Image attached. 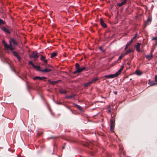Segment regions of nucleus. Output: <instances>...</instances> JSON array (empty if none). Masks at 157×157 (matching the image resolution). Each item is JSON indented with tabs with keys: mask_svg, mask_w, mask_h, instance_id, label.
<instances>
[{
	"mask_svg": "<svg viewBox=\"0 0 157 157\" xmlns=\"http://www.w3.org/2000/svg\"><path fill=\"white\" fill-rule=\"evenodd\" d=\"M60 93H63V94H66L67 93V92L66 91H60Z\"/></svg>",
	"mask_w": 157,
	"mask_h": 157,
	"instance_id": "obj_31",
	"label": "nucleus"
},
{
	"mask_svg": "<svg viewBox=\"0 0 157 157\" xmlns=\"http://www.w3.org/2000/svg\"><path fill=\"white\" fill-rule=\"evenodd\" d=\"M122 55L123 56H124L127 55L128 54L126 52H125L124 53H122Z\"/></svg>",
	"mask_w": 157,
	"mask_h": 157,
	"instance_id": "obj_37",
	"label": "nucleus"
},
{
	"mask_svg": "<svg viewBox=\"0 0 157 157\" xmlns=\"http://www.w3.org/2000/svg\"><path fill=\"white\" fill-rule=\"evenodd\" d=\"M123 56L121 54V55L119 57V58H118V60H121L122 59V58Z\"/></svg>",
	"mask_w": 157,
	"mask_h": 157,
	"instance_id": "obj_32",
	"label": "nucleus"
},
{
	"mask_svg": "<svg viewBox=\"0 0 157 157\" xmlns=\"http://www.w3.org/2000/svg\"><path fill=\"white\" fill-rule=\"evenodd\" d=\"M48 82H49L52 84V85H55V84H56L55 83V81H51L50 80H48Z\"/></svg>",
	"mask_w": 157,
	"mask_h": 157,
	"instance_id": "obj_23",
	"label": "nucleus"
},
{
	"mask_svg": "<svg viewBox=\"0 0 157 157\" xmlns=\"http://www.w3.org/2000/svg\"><path fill=\"white\" fill-rule=\"evenodd\" d=\"M111 123L110 130L111 132L113 131V130L114 127L115 119L114 116L111 117L110 120Z\"/></svg>",
	"mask_w": 157,
	"mask_h": 157,
	"instance_id": "obj_2",
	"label": "nucleus"
},
{
	"mask_svg": "<svg viewBox=\"0 0 157 157\" xmlns=\"http://www.w3.org/2000/svg\"><path fill=\"white\" fill-rule=\"evenodd\" d=\"M152 39L153 40H157V38L156 37H154Z\"/></svg>",
	"mask_w": 157,
	"mask_h": 157,
	"instance_id": "obj_40",
	"label": "nucleus"
},
{
	"mask_svg": "<svg viewBox=\"0 0 157 157\" xmlns=\"http://www.w3.org/2000/svg\"><path fill=\"white\" fill-rule=\"evenodd\" d=\"M46 78L44 76L40 77V80H42L46 79Z\"/></svg>",
	"mask_w": 157,
	"mask_h": 157,
	"instance_id": "obj_25",
	"label": "nucleus"
},
{
	"mask_svg": "<svg viewBox=\"0 0 157 157\" xmlns=\"http://www.w3.org/2000/svg\"><path fill=\"white\" fill-rule=\"evenodd\" d=\"M2 42L4 45V47H5V43H6L4 40Z\"/></svg>",
	"mask_w": 157,
	"mask_h": 157,
	"instance_id": "obj_41",
	"label": "nucleus"
},
{
	"mask_svg": "<svg viewBox=\"0 0 157 157\" xmlns=\"http://www.w3.org/2000/svg\"><path fill=\"white\" fill-rule=\"evenodd\" d=\"M148 23L149 22H151V19L150 18H148L147 20L146 21Z\"/></svg>",
	"mask_w": 157,
	"mask_h": 157,
	"instance_id": "obj_34",
	"label": "nucleus"
},
{
	"mask_svg": "<svg viewBox=\"0 0 157 157\" xmlns=\"http://www.w3.org/2000/svg\"><path fill=\"white\" fill-rule=\"evenodd\" d=\"M155 82H157L156 83L157 84V75L155 76Z\"/></svg>",
	"mask_w": 157,
	"mask_h": 157,
	"instance_id": "obj_33",
	"label": "nucleus"
},
{
	"mask_svg": "<svg viewBox=\"0 0 157 157\" xmlns=\"http://www.w3.org/2000/svg\"><path fill=\"white\" fill-rule=\"evenodd\" d=\"M46 66L47 67H51V68H52V67L50 65H49V64H48Z\"/></svg>",
	"mask_w": 157,
	"mask_h": 157,
	"instance_id": "obj_38",
	"label": "nucleus"
},
{
	"mask_svg": "<svg viewBox=\"0 0 157 157\" xmlns=\"http://www.w3.org/2000/svg\"><path fill=\"white\" fill-rule=\"evenodd\" d=\"M24 76V77L25 78V77H26V76Z\"/></svg>",
	"mask_w": 157,
	"mask_h": 157,
	"instance_id": "obj_48",
	"label": "nucleus"
},
{
	"mask_svg": "<svg viewBox=\"0 0 157 157\" xmlns=\"http://www.w3.org/2000/svg\"><path fill=\"white\" fill-rule=\"evenodd\" d=\"M5 48L6 49H9L10 51H12L14 49V47L12 46L11 44V41H10L9 44H8L6 43L5 44Z\"/></svg>",
	"mask_w": 157,
	"mask_h": 157,
	"instance_id": "obj_3",
	"label": "nucleus"
},
{
	"mask_svg": "<svg viewBox=\"0 0 157 157\" xmlns=\"http://www.w3.org/2000/svg\"><path fill=\"white\" fill-rule=\"evenodd\" d=\"M5 24V22L2 20L0 19V25H4Z\"/></svg>",
	"mask_w": 157,
	"mask_h": 157,
	"instance_id": "obj_24",
	"label": "nucleus"
},
{
	"mask_svg": "<svg viewBox=\"0 0 157 157\" xmlns=\"http://www.w3.org/2000/svg\"><path fill=\"white\" fill-rule=\"evenodd\" d=\"M76 105L77 106V108L78 109H79V110L81 109V108L80 106L78 105Z\"/></svg>",
	"mask_w": 157,
	"mask_h": 157,
	"instance_id": "obj_36",
	"label": "nucleus"
},
{
	"mask_svg": "<svg viewBox=\"0 0 157 157\" xmlns=\"http://www.w3.org/2000/svg\"><path fill=\"white\" fill-rule=\"evenodd\" d=\"M33 67L34 68L36 69L38 71H41V69H40V67L39 66H36L34 65Z\"/></svg>",
	"mask_w": 157,
	"mask_h": 157,
	"instance_id": "obj_16",
	"label": "nucleus"
},
{
	"mask_svg": "<svg viewBox=\"0 0 157 157\" xmlns=\"http://www.w3.org/2000/svg\"><path fill=\"white\" fill-rule=\"evenodd\" d=\"M149 85L151 86H153L154 85H155V84H157L156 83H155L154 81H151L149 82Z\"/></svg>",
	"mask_w": 157,
	"mask_h": 157,
	"instance_id": "obj_22",
	"label": "nucleus"
},
{
	"mask_svg": "<svg viewBox=\"0 0 157 157\" xmlns=\"http://www.w3.org/2000/svg\"><path fill=\"white\" fill-rule=\"evenodd\" d=\"M40 77L39 76H36L34 77L33 78V80H36L37 79H40Z\"/></svg>",
	"mask_w": 157,
	"mask_h": 157,
	"instance_id": "obj_29",
	"label": "nucleus"
},
{
	"mask_svg": "<svg viewBox=\"0 0 157 157\" xmlns=\"http://www.w3.org/2000/svg\"><path fill=\"white\" fill-rule=\"evenodd\" d=\"M137 36V34L135 35V36L131 40H132V42L133 41L134 39Z\"/></svg>",
	"mask_w": 157,
	"mask_h": 157,
	"instance_id": "obj_35",
	"label": "nucleus"
},
{
	"mask_svg": "<svg viewBox=\"0 0 157 157\" xmlns=\"http://www.w3.org/2000/svg\"><path fill=\"white\" fill-rule=\"evenodd\" d=\"M127 2V0H123V2H122L121 3H119L117 4V6L119 7H121L122 5H125Z\"/></svg>",
	"mask_w": 157,
	"mask_h": 157,
	"instance_id": "obj_11",
	"label": "nucleus"
},
{
	"mask_svg": "<svg viewBox=\"0 0 157 157\" xmlns=\"http://www.w3.org/2000/svg\"><path fill=\"white\" fill-rule=\"evenodd\" d=\"M29 65H32L33 67L34 66V64L33 63V62L32 61H29Z\"/></svg>",
	"mask_w": 157,
	"mask_h": 157,
	"instance_id": "obj_28",
	"label": "nucleus"
},
{
	"mask_svg": "<svg viewBox=\"0 0 157 157\" xmlns=\"http://www.w3.org/2000/svg\"><path fill=\"white\" fill-rule=\"evenodd\" d=\"M111 112V110L110 109H109L108 111V113H110Z\"/></svg>",
	"mask_w": 157,
	"mask_h": 157,
	"instance_id": "obj_43",
	"label": "nucleus"
},
{
	"mask_svg": "<svg viewBox=\"0 0 157 157\" xmlns=\"http://www.w3.org/2000/svg\"><path fill=\"white\" fill-rule=\"evenodd\" d=\"M10 41H11V42H12L14 45H17V44L15 40L13 39H12Z\"/></svg>",
	"mask_w": 157,
	"mask_h": 157,
	"instance_id": "obj_19",
	"label": "nucleus"
},
{
	"mask_svg": "<svg viewBox=\"0 0 157 157\" xmlns=\"http://www.w3.org/2000/svg\"><path fill=\"white\" fill-rule=\"evenodd\" d=\"M75 68L76 70L73 72V74H75L76 73H79L82 71L86 68V67H83L80 68L79 64L77 63L75 64Z\"/></svg>",
	"mask_w": 157,
	"mask_h": 157,
	"instance_id": "obj_1",
	"label": "nucleus"
},
{
	"mask_svg": "<svg viewBox=\"0 0 157 157\" xmlns=\"http://www.w3.org/2000/svg\"><path fill=\"white\" fill-rule=\"evenodd\" d=\"M75 96V95L74 94H72L71 95H69V96H67L66 97V98L67 99H69V98H74Z\"/></svg>",
	"mask_w": 157,
	"mask_h": 157,
	"instance_id": "obj_17",
	"label": "nucleus"
},
{
	"mask_svg": "<svg viewBox=\"0 0 157 157\" xmlns=\"http://www.w3.org/2000/svg\"><path fill=\"white\" fill-rule=\"evenodd\" d=\"M100 22L101 25L104 28H105L107 27V25L104 22L103 20L102 19L100 18Z\"/></svg>",
	"mask_w": 157,
	"mask_h": 157,
	"instance_id": "obj_8",
	"label": "nucleus"
},
{
	"mask_svg": "<svg viewBox=\"0 0 157 157\" xmlns=\"http://www.w3.org/2000/svg\"><path fill=\"white\" fill-rule=\"evenodd\" d=\"M92 83V82H90V81H89L88 82L85 83L84 85V86L85 87H87L88 86L90 85Z\"/></svg>",
	"mask_w": 157,
	"mask_h": 157,
	"instance_id": "obj_21",
	"label": "nucleus"
},
{
	"mask_svg": "<svg viewBox=\"0 0 157 157\" xmlns=\"http://www.w3.org/2000/svg\"><path fill=\"white\" fill-rule=\"evenodd\" d=\"M30 57L33 58L34 60L36 61L39 57L38 53L36 52H33L30 56Z\"/></svg>",
	"mask_w": 157,
	"mask_h": 157,
	"instance_id": "obj_4",
	"label": "nucleus"
},
{
	"mask_svg": "<svg viewBox=\"0 0 157 157\" xmlns=\"http://www.w3.org/2000/svg\"><path fill=\"white\" fill-rule=\"evenodd\" d=\"M148 23L147 21H146L144 22V23L145 27H146L148 25Z\"/></svg>",
	"mask_w": 157,
	"mask_h": 157,
	"instance_id": "obj_30",
	"label": "nucleus"
},
{
	"mask_svg": "<svg viewBox=\"0 0 157 157\" xmlns=\"http://www.w3.org/2000/svg\"><path fill=\"white\" fill-rule=\"evenodd\" d=\"M133 52V50L132 49H129L126 52L128 54H129L130 52Z\"/></svg>",
	"mask_w": 157,
	"mask_h": 157,
	"instance_id": "obj_27",
	"label": "nucleus"
},
{
	"mask_svg": "<svg viewBox=\"0 0 157 157\" xmlns=\"http://www.w3.org/2000/svg\"><path fill=\"white\" fill-rule=\"evenodd\" d=\"M136 73L137 75H140L142 74V72L139 70H137L136 71Z\"/></svg>",
	"mask_w": 157,
	"mask_h": 157,
	"instance_id": "obj_18",
	"label": "nucleus"
},
{
	"mask_svg": "<svg viewBox=\"0 0 157 157\" xmlns=\"http://www.w3.org/2000/svg\"><path fill=\"white\" fill-rule=\"evenodd\" d=\"M124 65L122 66L121 68L115 74H114L115 77H117L119 75L124 68Z\"/></svg>",
	"mask_w": 157,
	"mask_h": 157,
	"instance_id": "obj_5",
	"label": "nucleus"
},
{
	"mask_svg": "<svg viewBox=\"0 0 157 157\" xmlns=\"http://www.w3.org/2000/svg\"><path fill=\"white\" fill-rule=\"evenodd\" d=\"M132 40H131L126 45L125 47L124 48L125 50H126L127 49L128 47L130 45V44L132 43Z\"/></svg>",
	"mask_w": 157,
	"mask_h": 157,
	"instance_id": "obj_15",
	"label": "nucleus"
},
{
	"mask_svg": "<svg viewBox=\"0 0 157 157\" xmlns=\"http://www.w3.org/2000/svg\"><path fill=\"white\" fill-rule=\"evenodd\" d=\"M98 79L97 78H96L94 79H93L91 81H90V82H92V83L93 82H94L98 80Z\"/></svg>",
	"mask_w": 157,
	"mask_h": 157,
	"instance_id": "obj_26",
	"label": "nucleus"
},
{
	"mask_svg": "<svg viewBox=\"0 0 157 157\" xmlns=\"http://www.w3.org/2000/svg\"><path fill=\"white\" fill-rule=\"evenodd\" d=\"M57 55V54L56 52H53L51 54V57L52 58H53L56 56Z\"/></svg>",
	"mask_w": 157,
	"mask_h": 157,
	"instance_id": "obj_20",
	"label": "nucleus"
},
{
	"mask_svg": "<svg viewBox=\"0 0 157 157\" xmlns=\"http://www.w3.org/2000/svg\"><path fill=\"white\" fill-rule=\"evenodd\" d=\"M52 70V69L45 68L44 69H41V72L44 73L48 72L51 71Z\"/></svg>",
	"mask_w": 157,
	"mask_h": 157,
	"instance_id": "obj_12",
	"label": "nucleus"
},
{
	"mask_svg": "<svg viewBox=\"0 0 157 157\" xmlns=\"http://www.w3.org/2000/svg\"><path fill=\"white\" fill-rule=\"evenodd\" d=\"M19 78H21V79H22V80H23V78H22V77H21V76H19Z\"/></svg>",
	"mask_w": 157,
	"mask_h": 157,
	"instance_id": "obj_44",
	"label": "nucleus"
},
{
	"mask_svg": "<svg viewBox=\"0 0 157 157\" xmlns=\"http://www.w3.org/2000/svg\"><path fill=\"white\" fill-rule=\"evenodd\" d=\"M115 76L114 75V74H110L108 75H106L104 76V77H103V80H104V78H115Z\"/></svg>",
	"mask_w": 157,
	"mask_h": 157,
	"instance_id": "obj_6",
	"label": "nucleus"
},
{
	"mask_svg": "<svg viewBox=\"0 0 157 157\" xmlns=\"http://www.w3.org/2000/svg\"><path fill=\"white\" fill-rule=\"evenodd\" d=\"M45 57L43 56L42 55H41L40 56V60L42 61H44L46 63L47 62V60L45 59Z\"/></svg>",
	"mask_w": 157,
	"mask_h": 157,
	"instance_id": "obj_13",
	"label": "nucleus"
},
{
	"mask_svg": "<svg viewBox=\"0 0 157 157\" xmlns=\"http://www.w3.org/2000/svg\"><path fill=\"white\" fill-rule=\"evenodd\" d=\"M16 74H18V72H16Z\"/></svg>",
	"mask_w": 157,
	"mask_h": 157,
	"instance_id": "obj_47",
	"label": "nucleus"
},
{
	"mask_svg": "<svg viewBox=\"0 0 157 157\" xmlns=\"http://www.w3.org/2000/svg\"><path fill=\"white\" fill-rule=\"evenodd\" d=\"M132 80V78H131V79H130V80Z\"/></svg>",
	"mask_w": 157,
	"mask_h": 157,
	"instance_id": "obj_49",
	"label": "nucleus"
},
{
	"mask_svg": "<svg viewBox=\"0 0 157 157\" xmlns=\"http://www.w3.org/2000/svg\"><path fill=\"white\" fill-rule=\"evenodd\" d=\"M127 64L128 65H129V63H127Z\"/></svg>",
	"mask_w": 157,
	"mask_h": 157,
	"instance_id": "obj_46",
	"label": "nucleus"
},
{
	"mask_svg": "<svg viewBox=\"0 0 157 157\" xmlns=\"http://www.w3.org/2000/svg\"><path fill=\"white\" fill-rule=\"evenodd\" d=\"M62 148H63V149H64V146L63 147H62Z\"/></svg>",
	"mask_w": 157,
	"mask_h": 157,
	"instance_id": "obj_45",
	"label": "nucleus"
},
{
	"mask_svg": "<svg viewBox=\"0 0 157 157\" xmlns=\"http://www.w3.org/2000/svg\"><path fill=\"white\" fill-rule=\"evenodd\" d=\"M141 45V44L139 43H137L136 45L135 46L136 48V50L138 52H140V48Z\"/></svg>",
	"mask_w": 157,
	"mask_h": 157,
	"instance_id": "obj_9",
	"label": "nucleus"
},
{
	"mask_svg": "<svg viewBox=\"0 0 157 157\" xmlns=\"http://www.w3.org/2000/svg\"><path fill=\"white\" fill-rule=\"evenodd\" d=\"M152 51H151V54L150 55H146L145 56V57L148 60H150L152 59L153 57L152 54Z\"/></svg>",
	"mask_w": 157,
	"mask_h": 157,
	"instance_id": "obj_10",
	"label": "nucleus"
},
{
	"mask_svg": "<svg viewBox=\"0 0 157 157\" xmlns=\"http://www.w3.org/2000/svg\"><path fill=\"white\" fill-rule=\"evenodd\" d=\"M13 55L17 58L19 61H20L21 59V58L17 54V53L15 51H13Z\"/></svg>",
	"mask_w": 157,
	"mask_h": 157,
	"instance_id": "obj_7",
	"label": "nucleus"
},
{
	"mask_svg": "<svg viewBox=\"0 0 157 157\" xmlns=\"http://www.w3.org/2000/svg\"><path fill=\"white\" fill-rule=\"evenodd\" d=\"M113 93H114V94L115 95H117V91H114Z\"/></svg>",
	"mask_w": 157,
	"mask_h": 157,
	"instance_id": "obj_42",
	"label": "nucleus"
},
{
	"mask_svg": "<svg viewBox=\"0 0 157 157\" xmlns=\"http://www.w3.org/2000/svg\"><path fill=\"white\" fill-rule=\"evenodd\" d=\"M59 81H60V80H59L58 81H55V84H56L57 83H58L59 82Z\"/></svg>",
	"mask_w": 157,
	"mask_h": 157,
	"instance_id": "obj_39",
	"label": "nucleus"
},
{
	"mask_svg": "<svg viewBox=\"0 0 157 157\" xmlns=\"http://www.w3.org/2000/svg\"><path fill=\"white\" fill-rule=\"evenodd\" d=\"M3 30L6 33H10V31L6 28L4 27L2 28Z\"/></svg>",
	"mask_w": 157,
	"mask_h": 157,
	"instance_id": "obj_14",
	"label": "nucleus"
}]
</instances>
